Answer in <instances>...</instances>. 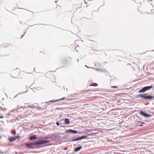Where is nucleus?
<instances>
[{"instance_id": "1", "label": "nucleus", "mask_w": 154, "mask_h": 154, "mask_svg": "<svg viewBox=\"0 0 154 154\" xmlns=\"http://www.w3.org/2000/svg\"><path fill=\"white\" fill-rule=\"evenodd\" d=\"M147 94H140L139 96L141 98H143L145 99H152L153 97L152 96L147 95Z\"/></svg>"}, {"instance_id": "2", "label": "nucleus", "mask_w": 154, "mask_h": 154, "mask_svg": "<svg viewBox=\"0 0 154 154\" xmlns=\"http://www.w3.org/2000/svg\"><path fill=\"white\" fill-rule=\"evenodd\" d=\"M51 141V140H45L42 141L39 140L36 141V143H35L36 144H38V145H42L46 143H49Z\"/></svg>"}, {"instance_id": "3", "label": "nucleus", "mask_w": 154, "mask_h": 154, "mask_svg": "<svg viewBox=\"0 0 154 154\" xmlns=\"http://www.w3.org/2000/svg\"><path fill=\"white\" fill-rule=\"evenodd\" d=\"M36 143V141L32 143H26V146L29 148H34L32 146L34 145H38V144H36L35 143Z\"/></svg>"}, {"instance_id": "4", "label": "nucleus", "mask_w": 154, "mask_h": 154, "mask_svg": "<svg viewBox=\"0 0 154 154\" xmlns=\"http://www.w3.org/2000/svg\"><path fill=\"white\" fill-rule=\"evenodd\" d=\"M51 139H50L51 141H55L57 140L58 139V136L57 135L55 134H53L51 135Z\"/></svg>"}, {"instance_id": "5", "label": "nucleus", "mask_w": 154, "mask_h": 154, "mask_svg": "<svg viewBox=\"0 0 154 154\" xmlns=\"http://www.w3.org/2000/svg\"><path fill=\"white\" fill-rule=\"evenodd\" d=\"M66 133H69L70 134H76L78 133V131H77L72 130V129H68L66 131Z\"/></svg>"}, {"instance_id": "6", "label": "nucleus", "mask_w": 154, "mask_h": 154, "mask_svg": "<svg viewBox=\"0 0 154 154\" xmlns=\"http://www.w3.org/2000/svg\"><path fill=\"white\" fill-rule=\"evenodd\" d=\"M140 113L141 115H142L144 117H149L151 116L150 115L146 114V113L143 112L142 111H141L140 112Z\"/></svg>"}, {"instance_id": "7", "label": "nucleus", "mask_w": 154, "mask_h": 154, "mask_svg": "<svg viewBox=\"0 0 154 154\" xmlns=\"http://www.w3.org/2000/svg\"><path fill=\"white\" fill-rule=\"evenodd\" d=\"M18 136L16 137H11L9 138V140L10 142H12L17 139V137Z\"/></svg>"}, {"instance_id": "8", "label": "nucleus", "mask_w": 154, "mask_h": 154, "mask_svg": "<svg viewBox=\"0 0 154 154\" xmlns=\"http://www.w3.org/2000/svg\"><path fill=\"white\" fill-rule=\"evenodd\" d=\"M37 138V137L36 135H31L29 137V139L30 140H35Z\"/></svg>"}, {"instance_id": "9", "label": "nucleus", "mask_w": 154, "mask_h": 154, "mask_svg": "<svg viewBox=\"0 0 154 154\" xmlns=\"http://www.w3.org/2000/svg\"><path fill=\"white\" fill-rule=\"evenodd\" d=\"M82 148V146H80L76 147L75 148V149L74 150V151L75 152H77L79 151Z\"/></svg>"}, {"instance_id": "10", "label": "nucleus", "mask_w": 154, "mask_h": 154, "mask_svg": "<svg viewBox=\"0 0 154 154\" xmlns=\"http://www.w3.org/2000/svg\"><path fill=\"white\" fill-rule=\"evenodd\" d=\"M146 91V90L145 89V88L144 87L142 89L140 90L139 91V93L144 92Z\"/></svg>"}, {"instance_id": "11", "label": "nucleus", "mask_w": 154, "mask_h": 154, "mask_svg": "<svg viewBox=\"0 0 154 154\" xmlns=\"http://www.w3.org/2000/svg\"><path fill=\"white\" fill-rule=\"evenodd\" d=\"M145 88V89L146 90V91L149 90V89L152 88V86H147V87H144Z\"/></svg>"}, {"instance_id": "12", "label": "nucleus", "mask_w": 154, "mask_h": 154, "mask_svg": "<svg viewBox=\"0 0 154 154\" xmlns=\"http://www.w3.org/2000/svg\"><path fill=\"white\" fill-rule=\"evenodd\" d=\"M65 123L66 124H68L69 123V121L68 119H66L65 120Z\"/></svg>"}, {"instance_id": "13", "label": "nucleus", "mask_w": 154, "mask_h": 154, "mask_svg": "<svg viewBox=\"0 0 154 154\" xmlns=\"http://www.w3.org/2000/svg\"><path fill=\"white\" fill-rule=\"evenodd\" d=\"M65 98V97H63L62 98L60 99L59 100H51V101H50L49 102H57V101H60V100H63Z\"/></svg>"}, {"instance_id": "14", "label": "nucleus", "mask_w": 154, "mask_h": 154, "mask_svg": "<svg viewBox=\"0 0 154 154\" xmlns=\"http://www.w3.org/2000/svg\"><path fill=\"white\" fill-rule=\"evenodd\" d=\"M44 139H51V135H50V136H47L46 137H44Z\"/></svg>"}, {"instance_id": "15", "label": "nucleus", "mask_w": 154, "mask_h": 154, "mask_svg": "<svg viewBox=\"0 0 154 154\" xmlns=\"http://www.w3.org/2000/svg\"><path fill=\"white\" fill-rule=\"evenodd\" d=\"M81 138L82 139H85L88 137V136H83L81 137Z\"/></svg>"}, {"instance_id": "16", "label": "nucleus", "mask_w": 154, "mask_h": 154, "mask_svg": "<svg viewBox=\"0 0 154 154\" xmlns=\"http://www.w3.org/2000/svg\"><path fill=\"white\" fill-rule=\"evenodd\" d=\"M79 141L78 138L72 139V141Z\"/></svg>"}, {"instance_id": "17", "label": "nucleus", "mask_w": 154, "mask_h": 154, "mask_svg": "<svg viewBox=\"0 0 154 154\" xmlns=\"http://www.w3.org/2000/svg\"><path fill=\"white\" fill-rule=\"evenodd\" d=\"M97 130V129H87V130H86L87 131L89 132H91V131H96Z\"/></svg>"}, {"instance_id": "18", "label": "nucleus", "mask_w": 154, "mask_h": 154, "mask_svg": "<svg viewBox=\"0 0 154 154\" xmlns=\"http://www.w3.org/2000/svg\"><path fill=\"white\" fill-rule=\"evenodd\" d=\"M14 111H11L8 114V115H13V113Z\"/></svg>"}, {"instance_id": "19", "label": "nucleus", "mask_w": 154, "mask_h": 154, "mask_svg": "<svg viewBox=\"0 0 154 154\" xmlns=\"http://www.w3.org/2000/svg\"><path fill=\"white\" fill-rule=\"evenodd\" d=\"M111 88H118V87L116 86H112L111 87Z\"/></svg>"}, {"instance_id": "20", "label": "nucleus", "mask_w": 154, "mask_h": 154, "mask_svg": "<svg viewBox=\"0 0 154 154\" xmlns=\"http://www.w3.org/2000/svg\"><path fill=\"white\" fill-rule=\"evenodd\" d=\"M77 138H78V140H82V139L81 138V137H78Z\"/></svg>"}, {"instance_id": "21", "label": "nucleus", "mask_w": 154, "mask_h": 154, "mask_svg": "<svg viewBox=\"0 0 154 154\" xmlns=\"http://www.w3.org/2000/svg\"><path fill=\"white\" fill-rule=\"evenodd\" d=\"M90 86H96V85H95V84H94V83H93V84L92 85V84H91L90 85Z\"/></svg>"}, {"instance_id": "22", "label": "nucleus", "mask_w": 154, "mask_h": 154, "mask_svg": "<svg viewBox=\"0 0 154 154\" xmlns=\"http://www.w3.org/2000/svg\"><path fill=\"white\" fill-rule=\"evenodd\" d=\"M12 134H15V133H15V131H14V132H13L12 131Z\"/></svg>"}, {"instance_id": "23", "label": "nucleus", "mask_w": 154, "mask_h": 154, "mask_svg": "<svg viewBox=\"0 0 154 154\" xmlns=\"http://www.w3.org/2000/svg\"><path fill=\"white\" fill-rule=\"evenodd\" d=\"M4 118L3 116H0V118Z\"/></svg>"}, {"instance_id": "24", "label": "nucleus", "mask_w": 154, "mask_h": 154, "mask_svg": "<svg viewBox=\"0 0 154 154\" xmlns=\"http://www.w3.org/2000/svg\"><path fill=\"white\" fill-rule=\"evenodd\" d=\"M56 124L57 125H59V124L58 122H57Z\"/></svg>"}, {"instance_id": "25", "label": "nucleus", "mask_w": 154, "mask_h": 154, "mask_svg": "<svg viewBox=\"0 0 154 154\" xmlns=\"http://www.w3.org/2000/svg\"><path fill=\"white\" fill-rule=\"evenodd\" d=\"M44 109V108H42V109H41V110H43Z\"/></svg>"}, {"instance_id": "26", "label": "nucleus", "mask_w": 154, "mask_h": 154, "mask_svg": "<svg viewBox=\"0 0 154 154\" xmlns=\"http://www.w3.org/2000/svg\"><path fill=\"white\" fill-rule=\"evenodd\" d=\"M19 137H19V136H18V137H17V138H18Z\"/></svg>"}, {"instance_id": "27", "label": "nucleus", "mask_w": 154, "mask_h": 154, "mask_svg": "<svg viewBox=\"0 0 154 154\" xmlns=\"http://www.w3.org/2000/svg\"><path fill=\"white\" fill-rule=\"evenodd\" d=\"M19 137H19V136H18V137H17V138H18Z\"/></svg>"}, {"instance_id": "28", "label": "nucleus", "mask_w": 154, "mask_h": 154, "mask_svg": "<svg viewBox=\"0 0 154 154\" xmlns=\"http://www.w3.org/2000/svg\"><path fill=\"white\" fill-rule=\"evenodd\" d=\"M81 133V132H79V133H79V134H80V133Z\"/></svg>"}, {"instance_id": "29", "label": "nucleus", "mask_w": 154, "mask_h": 154, "mask_svg": "<svg viewBox=\"0 0 154 154\" xmlns=\"http://www.w3.org/2000/svg\"><path fill=\"white\" fill-rule=\"evenodd\" d=\"M82 133H85V132H82Z\"/></svg>"}, {"instance_id": "30", "label": "nucleus", "mask_w": 154, "mask_h": 154, "mask_svg": "<svg viewBox=\"0 0 154 154\" xmlns=\"http://www.w3.org/2000/svg\"><path fill=\"white\" fill-rule=\"evenodd\" d=\"M67 149V148H65V149Z\"/></svg>"}, {"instance_id": "31", "label": "nucleus", "mask_w": 154, "mask_h": 154, "mask_svg": "<svg viewBox=\"0 0 154 154\" xmlns=\"http://www.w3.org/2000/svg\"><path fill=\"white\" fill-rule=\"evenodd\" d=\"M62 127H63L64 126H61Z\"/></svg>"}]
</instances>
